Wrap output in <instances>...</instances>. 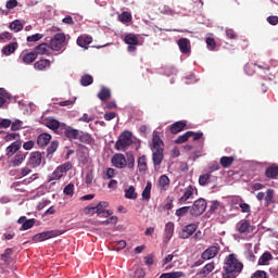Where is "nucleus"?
Segmentation results:
<instances>
[{"instance_id": "0e129e2a", "label": "nucleus", "mask_w": 278, "mask_h": 278, "mask_svg": "<svg viewBox=\"0 0 278 278\" xmlns=\"http://www.w3.org/2000/svg\"><path fill=\"white\" fill-rule=\"evenodd\" d=\"M214 270V263H208L203 267L204 275H210Z\"/></svg>"}, {"instance_id": "79ce46f5", "label": "nucleus", "mask_w": 278, "mask_h": 278, "mask_svg": "<svg viewBox=\"0 0 278 278\" xmlns=\"http://www.w3.org/2000/svg\"><path fill=\"white\" fill-rule=\"evenodd\" d=\"M62 177H64V174L59 167H56L50 176L49 181H58L59 179H62Z\"/></svg>"}, {"instance_id": "13d9d810", "label": "nucleus", "mask_w": 278, "mask_h": 278, "mask_svg": "<svg viewBox=\"0 0 278 278\" xmlns=\"http://www.w3.org/2000/svg\"><path fill=\"white\" fill-rule=\"evenodd\" d=\"M206 45L210 51H214V49H216V40H214L212 37L206 38Z\"/></svg>"}, {"instance_id": "9d476101", "label": "nucleus", "mask_w": 278, "mask_h": 278, "mask_svg": "<svg viewBox=\"0 0 278 278\" xmlns=\"http://www.w3.org/2000/svg\"><path fill=\"white\" fill-rule=\"evenodd\" d=\"M36 60H38V53L35 52L23 51L18 56V62H21V64H26L27 66L34 64Z\"/></svg>"}, {"instance_id": "4d7b16f0", "label": "nucleus", "mask_w": 278, "mask_h": 278, "mask_svg": "<svg viewBox=\"0 0 278 278\" xmlns=\"http://www.w3.org/2000/svg\"><path fill=\"white\" fill-rule=\"evenodd\" d=\"M43 35L42 34H35L33 36L27 37V42H38V40H42Z\"/></svg>"}, {"instance_id": "aec40b11", "label": "nucleus", "mask_w": 278, "mask_h": 278, "mask_svg": "<svg viewBox=\"0 0 278 278\" xmlns=\"http://www.w3.org/2000/svg\"><path fill=\"white\" fill-rule=\"evenodd\" d=\"M12 255H14V250L12 248H8L4 250V253L0 255V260L4 263L5 266H10L13 261Z\"/></svg>"}, {"instance_id": "393cba45", "label": "nucleus", "mask_w": 278, "mask_h": 278, "mask_svg": "<svg viewBox=\"0 0 278 278\" xmlns=\"http://www.w3.org/2000/svg\"><path fill=\"white\" fill-rule=\"evenodd\" d=\"M98 99H100V101H108V99H112V91L110 88L101 87L98 93Z\"/></svg>"}, {"instance_id": "864d4df0", "label": "nucleus", "mask_w": 278, "mask_h": 278, "mask_svg": "<svg viewBox=\"0 0 278 278\" xmlns=\"http://www.w3.org/2000/svg\"><path fill=\"white\" fill-rule=\"evenodd\" d=\"M12 131H18L23 129V122L21 119H16L15 122L11 123Z\"/></svg>"}, {"instance_id": "052dcab7", "label": "nucleus", "mask_w": 278, "mask_h": 278, "mask_svg": "<svg viewBox=\"0 0 278 278\" xmlns=\"http://www.w3.org/2000/svg\"><path fill=\"white\" fill-rule=\"evenodd\" d=\"M85 214H88L89 216H94V214H98L97 206L85 207Z\"/></svg>"}, {"instance_id": "c756f323", "label": "nucleus", "mask_w": 278, "mask_h": 278, "mask_svg": "<svg viewBox=\"0 0 278 278\" xmlns=\"http://www.w3.org/2000/svg\"><path fill=\"white\" fill-rule=\"evenodd\" d=\"M18 49V42H13L2 49L3 55H12Z\"/></svg>"}, {"instance_id": "3c124183", "label": "nucleus", "mask_w": 278, "mask_h": 278, "mask_svg": "<svg viewBox=\"0 0 278 278\" xmlns=\"http://www.w3.org/2000/svg\"><path fill=\"white\" fill-rule=\"evenodd\" d=\"M239 207L241 208L242 214H251V205H249L247 202L241 200Z\"/></svg>"}, {"instance_id": "8fccbe9b", "label": "nucleus", "mask_w": 278, "mask_h": 278, "mask_svg": "<svg viewBox=\"0 0 278 278\" xmlns=\"http://www.w3.org/2000/svg\"><path fill=\"white\" fill-rule=\"evenodd\" d=\"M63 192L67 197H73V194L75 193V185L73 184L66 185L65 188L63 189Z\"/></svg>"}, {"instance_id": "49530a36", "label": "nucleus", "mask_w": 278, "mask_h": 278, "mask_svg": "<svg viewBox=\"0 0 278 278\" xmlns=\"http://www.w3.org/2000/svg\"><path fill=\"white\" fill-rule=\"evenodd\" d=\"M118 21H121V23H131V13L123 12L118 15Z\"/></svg>"}, {"instance_id": "ea45409f", "label": "nucleus", "mask_w": 278, "mask_h": 278, "mask_svg": "<svg viewBox=\"0 0 278 278\" xmlns=\"http://www.w3.org/2000/svg\"><path fill=\"white\" fill-rule=\"evenodd\" d=\"M125 198L131 200L138 199V193H136V188H134V186H130L125 190Z\"/></svg>"}, {"instance_id": "338daca9", "label": "nucleus", "mask_w": 278, "mask_h": 278, "mask_svg": "<svg viewBox=\"0 0 278 278\" xmlns=\"http://www.w3.org/2000/svg\"><path fill=\"white\" fill-rule=\"evenodd\" d=\"M251 278H267V275L264 270H256Z\"/></svg>"}, {"instance_id": "bf43d9fd", "label": "nucleus", "mask_w": 278, "mask_h": 278, "mask_svg": "<svg viewBox=\"0 0 278 278\" xmlns=\"http://www.w3.org/2000/svg\"><path fill=\"white\" fill-rule=\"evenodd\" d=\"M35 146H36V142L34 140H29V141L24 142L23 149L25 151H31V149H34Z\"/></svg>"}, {"instance_id": "5701e85b", "label": "nucleus", "mask_w": 278, "mask_h": 278, "mask_svg": "<svg viewBox=\"0 0 278 278\" xmlns=\"http://www.w3.org/2000/svg\"><path fill=\"white\" fill-rule=\"evenodd\" d=\"M47 127L49 129H52V131H55V134L60 135L62 132L64 124H60L58 119H50L47 122Z\"/></svg>"}, {"instance_id": "6e6d98bb", "label": "nucleus", "mask_w": 278, "mask_h": 278, "mask_svg": "<svg viewBox=\"0 0 278 278\" xmlns=\"http://www.w3.org/2000/svg\"><path fill=\"white\" fill-rule=\"evenodd\" d=\"M116 223H118V217L111 216L106 220L100 222V225H116Z\"/></svg>"}, {"instance_id": "69168bd1", "label": "nucleus", "mask_w": 278, "mask_h": 278, "mask_svg": "<svg viewBox=\"0 0 278 278\" xmlns=\"http://www.w3.org/2000/svg\"><path fill=\"white\" fill-rule=\"evenodd\" d=\"M0 40H2V42H5V40H12V34L10 31L0 34Z\"/></svg>"}, {"instance_id": "774afa93", "label": "nucleus", "mask_w": 278, "mask_h": 278, "mask_svg": "<svg viewBox=\"0 0 278 278\" xmlns=\"http://www.w3.org/2000/svg\"><path fill=\"white\" fill-rule=\"evenodd\" d=\"M267 23H269V25H278V16L277 15H270L267 17Z\"/></svg>"}, {"instance_id": "c85d7f7f", "label": "nucleus", "mask_w": 278, "mask_h": 278, "mask_svg": "<svg viewBox=\"0 0 278 278\" xmlns=\"http://www.w3.org/2000/svg\"><path fill=\"white\" fill-rule=\"evenodd\" d=\"M174 233H175V223L168 222L165 225V238H166V240H170V238H173Z\"/></svg>"}, {"instance_id": "c9c22d12", "label": "nucleus", "mask_w": 278, "mask_h": 278, "mask_svg": "<svg viewBox=\"0 0 278 278\" xmlns=\"http://www.w3.org/2000/svg\"><path fill=\"white\" fill-rule=\"evenodd\" d=\"M9 27L12 31L18 34V31H23L24 25L21 23L20 20H15L9 25Z\"/></svg>"}, {"instance_id": "2eb2a0df", "label": "nucleus", "mask_w": 278, "mask_h": 278, "mask_svg": "<svg viewBox=\"0 0 278 278\" xmlns=\"http://www.w3.org/2000/svg\"><path fill=\"white\" fill-rule=\"evenodd\" d=\"M197 229H198L197 224H189L186 227H184L182 230L179 232V238H181L182 240H188L190 236L194 235Z\"/></svg>"}, {"instance_id": "4468645a", "label": "nucleus", "mask_w": 278, "mask_h": 278, "mask_svg": "<svg viewBox=\"0 0 278 278\" xmlns=\"http://www.w3.org/2000/svg\"><path fill=\"white\" fill-rule=\"evenodd\" d=\"M219 251H220L219 245H211L201 254V257L202 260H205V261L214 260V257L218 255Z\"/></svg>"}, {"instance_id": "c03bdc74", "label": "nucleus", "mask_w": 278, "mask_h": 278, "mask_svg": "<svg viewBox=\"0 0 278 278\" xmlns=\"http://www.w3.org/2000/svg\"><path fill=\"white\" fill-rule=\"evenodd\" d=\"M210 179H212V174L211 173H206L204 175H201L199 177L200 186H207V184H210Z\"/></svg>"}, {"instance_id": "0eeeda50", "label": "nucleus", "mask_w": 278, "mask_h": 278, "mask_svg": "<svg viewBox=\"0 0 278 278\" xmlns=\"http://www.w3.org/2000/svg\"><path fill=\"white\" fill-rule=\"evenodd\" d=\"M191 216H201L205 210H207V202L205 199H198L193 202V205L190 206Z\"/></svg>"}, {"instance_id": "603ef678", "label": "nucleus", "mask_w": 278, "mask_h": 278, "mask_svg": "<svg viewBox=\"0 0 278 278\" xmlns=\"http://www.w3.org/2000/svg\"><path fill=\"white\" fill-rule=\"evenodd\" d=\"M58 147H60V143L58 141H52L50 146L47 149L48 155L53 154L58 151Z\"/></svg>"}, {"instance_id": "4c0bfd02", "label": "nucleus", "mask_w": 278, "mask_h": 278, "mask_svg": "<svg viewBox=\"0 0 278 278\" xmlns=\"http://www.w3.org/2000/svg\"><path fill=\"white\" fill-rule=\"evenodd\" d=\"M151 188H153V185L151 181H148L144 190L142 191L143 201H149V199H151Z\"/></svg>"}, {"instance_id": "b1692460", "label": "nucleus", "mask_w": 278, "mask_h": 278, "mask_svg": "<svg viewBox=\"0 0 278 278\" xmlns=\"http://www.w3.org/2000/svg\"><path fill=\"white\" fill-rule=\"evenodd\" d=\"M265 177L267 179H277L278 177V165H270L265 170Z\"/></svg>"}, {"instance_id": "2f4dec72", "label": "nucleus", "mask_w": 278, "mask_h": 278, "mask_svg": "<svg viewBox=\"0 0 278 278\" xmlns=\"http://www.w3.org/2000/svg\"><path fill=\"white\" fill-rule=\"evenodd\" d=\"M138 168H139V173H147L148 170V165H147V156L142 155L138 159Z\"/></svg>"}, {"instance_id": "680f3d73", "label": "nucleus", "mask_w": 278, "mask_h": 278, "mask_svg": "<svg viewBox=\"0 0 278 278\" xmlns=\"http://www.w3.org/2000/svg\"><path fill=\"white\" fill-rule=\"evenodd\" d=\"M153 254H149L147 256H144V264L146 266H153V264L155 263V261L153 260Z\"/></svg>"}, {"instance_id": "7ed1b4c3", "label": "nucleus", "mask_w": 278, "mask_h": 278, "mask_svg": "<svg viewBox=\"0 0 278 278\" xmlns=\"http://www.w3.org/2000/svg\"><path fill=\"white\" fill-rule=\"evenodd\" d=\"M152 147L154 150L152 153V162L154 168H157V166H162V162H164V141L160 138V135H153Z\"/></svg>"}, {"instance_id": "ddd939ff", "label": "nucleus", "mask_w": 278, "mask_h": 278, "mask_svg": "<svg viewBox=\"0 0 278 278\" xmlns=\"http://www.w3.org/2000/svg\"><path fill=\"white\" fill-rule=\"evenodd\" d=\"M110 203L102 201L96 205V210L98 212V216L101 218H108V216H112L113 212L108 210Z\"/></svg>"}, {"instance_id": "f03ea898", "label": "nucleus", "mask_w": 278, "mask_h": 278, "mask_svg": "<svg viewBox=\"0 0 278 278\" xmlns=\"http://www.w3.org/2000/svg\"><path fill=\"white\" fill-rule=\"evenodd\" d=\"M111 162L115 168L123 169L128 167L130 170H134L136 166V156H134V153L131 152H127L126 156L123 153H116Z\"/></svg>"}, {"instance_id": "9b49d317", "label": "nucleus", "mask_w": 278, "mask_h": 278, "mask_svg": "<svg viewBox=\"0 0 278 278\" xmlns=\"http://www.w3.org/2000/svg\"><path fill=\"white\" fill-rule=\"evenodd\" d=\"M194 194H198L197 187L190 185L185 189L182 197L178 200V205H184L190 199H194Z\"/></svg>"}, {"instance_id": "412c9836", "label": "nucleus", "mask_w": 278, "mask_h": 278, "mask_svg": "<svg viewBox=\"0 0 278 278\" xmlns=\"http://www.w3.org/2000/svg\"><path fill=\"white\" fill-rule=\"evenodd\" d=\"M35 71H46L51 68V61L49 59H40L34 63Z\"/></svg>"}, {"instance_id": "473e14b6", "label": "nucleus", "mask_w": 278, "mask_h": 278, "mask_svg": "<svg viewBox=\"0 0 278 278\" xmlns=\"http://www.w3.org/2000/svg\"><path fill=\"white\" fill-rule=\"evenodd\" d=\"M94 78L90 74H85L80 78V85L84 87L92 86Z\"/></svg>"}, {"instance_id": "6e6552de", "label": "nucleus", "mask_w": 278, "mask_h": 278, "mask_svg": "<svg viewBox=\"0 0 278 278\" xmlns=\"http://www.w3.org/2000/svg\"><path fill=\"white\" fill-rule=\"evenodd\" d=\"M59 136H63L64 138H67V140L73 142V140L79 139V130L75 129L73 126L63 125V128H61V132Z\"/></svg>"}, {"instance_id": "423d86ee", "label": "nucleus", "mask_w": 278, "mask_h": 278, "mask_svg": "<svg viewBox=\"0 0 278 278\" xmlns=\"http://www.w3.org/2000/svg\"><path fill=\"white\" fill-rule=\"evenodd\" d=\"M64 231L62 230H48L43 232H39L33 237L34 242H45V240H51V238H58V236H62Z\"/></svg>"}, {"instance_id": "5fc2aeb1", "label": "nucleus", "mask_w": 278, "mask_h": 278, "mask_svg": "<svg viewBox=\"0 0 278 278\" xmlns=\"http://www.w3.org/2000/svg\"><path fill=\"white\" fill-rule=\"evenodd\" d=\"M58 168H60L61 173H68V170H71V168H73V163L71 162H66L60 166H58Z\"/></svg>"}, {"instance_id": "a878e982", "label": "nucleus", "mask_w": 278, "mask_h": 278, "mask_svg": "<svg viewBox=\"0 0 278 278\" xmlns=\"http://www.w3.org/2000/svg\"><path fill=\"white\" fill-rule=\"evenodd\" d=\"M51 142V135L43 132L38 136L37 138V144L38 147H47Z\"/></svg>"}, {"instance_id": "a211bd4d", "label": "nucleus", "mask_w": 278, "mask_h": 278, "mask_svg": "<svg viewBox=\"0 0 278 278\" xmlns=\"http://www.w3.org/2000/svg\"><path fill=\"white\" fill-rule=\"evenodd\" d=\"M178 47L181 53L185 55H188V53H191L192 47L190 46V39L188 38H180L178 40Z\"/></svg>"}, {"instance_id": "7c9ffc66", "label": "nucleus", "mask_w": 278, "mask_h": 278, "mask_svg": "<svg viewBox=\"0 0 278 278\" xmlns=\"http://www.w3.org/2000/svg\"><path fill=\"white\" fill-rule=\"evenodd\" d=\"M235 160L236 159L233 156H222L219 160V164L223 168H229V166L233 164Z\"/></svg>"}, {"instance_id": "de8ad7c7", "label": "nucleus", "mask_w": 278, "mask_h": 278, "mask_svg": "<svg viewBox=\"0 0 278 278\" xmlns=\"http://www.w3.org/2000/svg\"><path fill=\"white\" fill-rule=\"evenodd\" d=\"M159 186L160 188H166V186H170V179L166 175H162L159 178Z\"/></svg>"}, {"instance_id": "f3484780", "label": "nucleus", "mask_w": 278, "mask_h": 278, "mask_svg": "<svg viewBox=\"0 0 278 278\" xmlns=\"http://www.w3.org/2000/svg\"><path fill=\"white\" fill-rule=\"evenodd\" d=\"M23 147V143L21 141H14L5 149V155L7 157H12V155L18 153L21 151V148Z\"/></svg>"}, {"instance_id": "a18cd8bd", "label": "nucleus", "mask_w": 278, "mask_h": 278, "mask_svg": "<svg viewBox=\"0 0 278 278\" xmlns=\"http://www.w3.org/2000/svg\"><path fill=\"white\" fill-rule=\"evenodd\" d=\"M188 212L189 213L191 212L190 206H182V207L176 210L175 214H176V216H178V218H181V217L186 216V214H188Z\"/></svg>"}, {"instance_id": "37998d69", "label": "nucleus", "mask_w": 278, "mask_h": 278, "mask_svg": "<svg viewBox=\"0 0 278 278\" xmlns=\"http://www.w3.org/2000/svg\"><path fill=\"white\" fill-rule=\"evenodd\" d=\"M256 66H257V64H255V63H247L244 66L245 74L249 75L250 77H252V75H255Z\"/></svg>"}, {"instance_id": "e2e57ef3", "label": "nucleus", "mask_w": 278, "mask_h": 278, "mask_svg": "<svg viewBox=\"0 0 278 278\" xmlns=\"http://www.w3.org/2000/svg\"><path fill=\"white\" fill-rule=\"evenodd\" d=\"M17 5H18L17 0H9L7 1L5 8L7 10H14V8H16Z\"/></svg>"}, {"instance_id": "4be33fe9", "label": "nucleus", "mask_w": 278, "mask_h": 278, "mask_svg": "<svg viewBox=\"0 0 278 278\" xmlns=\"http://www.w3.org/2000/svg\"><path fill=\"white\" fill-rule=\"evenodd\" d=\"M50 49L51 48L49 47L48 43H40L35 47L34 53H37V58H38V55H51Z\"/></svg>"}, {"instance_id": "cd10ccee", "label": "nucleus", "mask_w": 278, "mask_h": 278, "mask_svg": "<svg viewBox=\"0 0 278 278\" xmlns=\"http://www.w3.org/2000/svg\"><path fill=\"white\" fill-rule=\"evenodd\" d=\"M271 260H274L273 254L270 252H265L258 258V266H266Z\"/></svg>"}, {"instance_id": "e433bc0d", "label": "nucleus", "mask_w": 278, "mask_h": 278, "mask_svg": "<svg viewBox=\"0 0 278 278\" xmlns=\"http://www.w3.org/2000/svg\"><path fill=\"white\" fill-rule=\"evenodd\" d=\"M190 138H192V131H187L175 140V144H184V142H188Z\"/></svg>"}, {"instance_id": "a19ab883", "label": "nucleus", "mask_w": 278, "mask_h": 278, "mask_svg": "<svg viewBox=\"0 0 278 278\" xmlns=\"http://www.w3.org/2000/svg\"><path fill=\"white\" fill-rule=\"evenodd\" d=\"M115 175H116V169H114L112 167H109V168L105 169V172H103L102 178L104 180H109V179L114 178Z\"/></svg>"}, {"instance_id": "20e7f679", "label": "nucleus", "mask_w": 278, "mask_h": 278, "mask_svg": "<svg viewBox=\"0 0 278 278\" xmlns=\"http://www.w3.org/2000/svg\"><path fill=\"white\" fill-rule=\"evenodd\" d=\"M66 47V35L64 33H58L50 40L49 48L51 51H62Z\"/></svg>"}, {"instance_id": "f704fd0d", "label": "nucleus", "mask_w": 278, "mask_h": 278, "mask_svg": "<svg viewBox=\"0 0 278 278\" xmlns=\"http://www.w3.org/2000/svg\"><path fill=\"white\" fill-rule=\"evenodd\" d=\"M124 42L126 45H140V40H138V37L134 34H128L124 38Z\"/></svg>"}, {"instance_id": "dca6fc26", "label": "nucleus", "mask_w": 278, "mask_h": 278, "mask_svg": "<svg viewBox=\"0 0 278 278\" xmlns=\"http://www.w3.org/2000/svg\"><path fill=\"white\" fill-rule=\"evenodd\" d=\"M187 123L184 121L176 122L172 125H169L166 130L169 131V134H173L174 136L177 134H180V131H184L186 129Z\"/></svg>"}, {"instance_id": "39448f33", "label": "nucleus", "mask_w": 278, "mask_h": 278, "mask_svg": "<svg viewBox=\"0 0 278 278\" xmlns=\"http://www.w3.org/2000/svg\"><path fill=\"white\" fill-rule=\"evenodd\" d=\"M131 132L125 130L115 143L116 151H125L127 147H131Z\"/></svg>"}, {"instance_id": "f257e3e1", "label": "nucleus", "mask_w": 278, "mask_h": 278, "mask_svg": "<svg viewBox=\"0 0 278 278\" xmlns=\"http://www.w3.org/2000/svg\"><path fill=\"white\" fill-rule=\"evenodd\" d=\"M244 270V264L238 260L237 254H229L224 260L222 278H238Z\"/></svg>"}, {"instance_id": "72a5a7b5", "label": "nucleus", "mask_w": 278, "mask_h": 278, "mask_svg": "<svg viewBox=\"0 0 278 278\" xmlns=\"http://www.w3.org/2000/svg\"><path fill=\"white\" fill-rule=\"evenodd\" d=\"M184 277H186V273L184 271L165 273L160 276V278H184Z\"/></svg>"}, {"instance_id": "6ab92c4d", "label": "nucleus", "mask_w": 278, "mask_h": 278, "mask_svg": "<svg viewBox=\"0 0 278 278\" xmlns=\"http://www.w3.org/2000/svg\"><path fill=\"white\" fill-rule=\"evenodd\" d=\"M76 43L78 45V47H81L83 49H88V45H92V36L80 35L78 36Z\"/></svg>"}, {"instance_id": "09e8293b", "label": "nucleus", "mask_w": 278, "mask_h": 278, "mask_svg": "<svg viewBox=\"0 0 278 278\" xmlns=\"http://www.w3.org/2000/svg\"><path fill=\"white\" fill-rule=\"evenodd\" d=\"M36 225V219H26L22 225L21 231H27V229H31Z\"/></svg>"}, {"instance_id": "1a4fd4ad", "label": "nucleus", "mask_w": 278, "mask_h": 278, "mask_svg": "<svg viewBox=\"0 0 278 278\" xmlns=\"http://www.w3.org/2000/svg\"><path fill=\"white\" fill-rule=\"evenodd\" d=\"M253 225H251V220L249 219H241L236 225V231L242 235L253 233Z\"/></svg>"}, {"instance_id": "58836bf2", "label": "nucleus", "mask_w": 278, "mask_h": 278, "mask_svg": "<svg viewBox=\"0 0 278 278\" xmlns=\"http://www.w3.org/2000/svg\"><path fill=\"white\" fill-rule=\"evenodd\" d=\"M265 203L267 206L270 205L271 203H275V190L267 189L265 195Z\"/></svg>"}, {"instance_id": "f8f14e48", "label": "nucleus", "mask_w": 278, "mask_h": 278, "mask_svg": "<svg viewBox=\"0 0 278 278\" xmlns=\"http://www.w3.org/2000/svg\"><path fill=\"white\" fill-rule=\"evenodd\" d=\"M42 164V153L39 151L31 152L28 160L27 166H31V168H38Z\"/></svg>"}, {"instance_id": "bb28decb", "label": "nucleus", "mask_w": 278, "mask_h": 278, "mask_svg": "<svg viewBox=\"0 0 278 278\" xmlns=\"http://www.w3.org/2000/svg\"><path fill=\"white\" fill-rule=\"evenodd\" d=\"M27 159V153L25 152H18L13 161H12V164L13 166H21L23 164V162H25V160Z\"/></svg>"}]
</instances>
